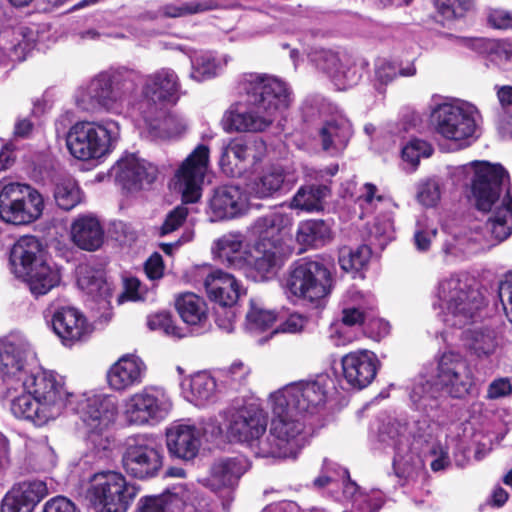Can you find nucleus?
Returning <instances> with one entry per match:
<instances>
[{
	"label": "nucleus",
	"mask_w": 512,
	"mask_h": 512,
	"mask_svg": "<svg viewBox=\"0 0 512 512\" xmlns=\"http://www.w3.org/2000/svg\"><path fill=\"white\" fill-rule=\"evenodd\" d=\"M20 388L23 393L11 401L10 407L16 418L42 426L63 411L75 413L86 428L87 446L96 457L106 456L111 444L107 429L118 410L115 397L68 392L63 377L47 370L31 373Z\"/></svg>",
	"instance_id": "f257e3e1"
},
{
	"label": "nucleus",
	"mask_w": 512,
	"mask_h": 512,
	"mask_svg": "<svg viewBox=\"0 0 512 512\" xmlns=\"http://www.w3.org/2000/svg\"><path fill=\"white\" fill-rule=\"evenodd\" d=\"M332 384L327 375H319L315 379L291 382L271 393L269 435L260 445L257 457H296L302 435L311 425L313 416L325 405Z\"/></svg>",
	"instance_id": "f03ea898"
},
{
	"label": "nucleus",
	"mask_w": 512,
	"mask_h": 512,
	"mask_svg": "<svg viewBox=\"0 0 512 512\" xmlns=\"http://www.w3.org/2000/svg\"><path fill=\"white\" fill-rule=\"evenodd\" d=\"M239 100L223 117L227 132H262L294 102L291 86L265 73L244 74L238 82Z\"/></svg>",
	"instance_id": "7ed1b4c3"
},
{
	"label": "nucleus",
	"mask_w": 512,
	"mask_h": 512,
	"mask_svg": "<svg viewBox=\"0 0 512 512\" xmlns=\"http://www.w3.org/2000/svg\"><path fill=\"white\" fill-rule=\"evenodd\" d=\"M457 176L470 178L469 202L480 212L489 213L484 229L497 242L512 234V194L507 170L500 164L472 161L456 169Z\"/></svg>",
	"instance_id": "20e7f679"
},
{
	"label": "nucleus",
	"mask_w": 512,
	"mask_h": 512,
	"mask_svg": "<svg viewBox=\"0 0 512 512\" xmlns=\"http://www.w3.org/2000/svg\"><path fill=\"white\" fill-rule=\"evenodd\" d=\"M474 388L475 376L470 362L459 351L448 349L437 357L436 369L419 373L411 380L407 391L411 407L433 420L447 396L462 399Z\"/></svg>",
	"instance_id": "39448f33"
},
{
	"label": "nucleus",
	"mask_w": 512,
	"mask_h": 512,
	"mask_svg": "<svg viewBox=\"0 0 512 512\" xmlns=\"http://www.w3.org/2000/svg\"><path fill=\"white\" fill-rule=\"evenodd\" d=\"M139 80L138 70L110 66L76 88L74 104L81 112L121 114L127 107L133 109V95Z\"/></svg>",
	"instance_id": "423d86ee"
},
{
	"label": "nucleus",
	"mask_w": 512,
	"mask_h": 512,
	"mask_svg": "<svg viewBox=\"0 0 512 512\" xmlns=\"http://www.w3.org/2000/svg\"><path fill=\"white\" fill-rule=\"evenodd\" d=\"M437 297L441 319L446 326L461 329L483 317L484 296L472 286L467 275L452 274L441 280Z\"/></svg>",
	"instance_id": "0eeeda50"
},
{
	"label": "nucleus",
	"mask_w": 512,
	"mask_h": 512,
	"mask_svg": "<svg viewBox=\"0 0 512 512\" xmlns=\"http://www.w3.org/2000/svg\"><path fill=\"white\" fill-rule=\"evenodd\" d=\"M312 488L335 502H351V512H379L386 502V495L381 490L362 491L350 478L348 469L328 459L323 460Z\"/></svg>",
	"instance_id": "6e6552de"
},
{
	"label": "nucleus",
	"mask_w": 512,
	"mask_h": 512,
	"mask_svg": "<svg viewBox=\"0 0 512 512\" xmlns=\"http://www.w3.org/2000/svg\"><path fill=\"white\" fill-rule=\"evenodd\" d=\"M376 448L394 451L393 469L401 486L414 484L424 477V461L410 449L406 422L391 416L380 418Z\"/></svg>",
	"instance_id": "1a4fd4ad"
},
{
	"label": "nucleus",
	"mask_w": 512,
	"mask_h": 512,
	"mask_svg": "<svg viewBox=\"0 0 512 512\" xmlns=\"http://www.w3.org/2000/svg\"><path fill=\"white\" fill-rule=\"evenodd\" d=\"M302 51L314 68L329 78L339 90L356 86L369 70V61L366 58L346 49L310 44L304 46Z\"/></svg>",
	"instance_id": "9d476101"
},
{
	"label": "nucleus",
	"mask_w": 512,
	"mask_h": 512,
	"mask_svg": "<svg viewBox=\"0 0 512 512\" xmlns=\"http://www.w3.org/2000/svg\"><path fill=\"white\" fill-rule=\"evenodd\" d=\"M429 109V121L436 134L451 141L475 137L480 115L473 104L459 99L433 96Z\"/></svg>",
	"instance_id": "9b49d317"
},
{
	"label": "nucleus",
	"mask_w": 512,
	"mask_h": 512,
	"mask_svg": "<svg viewBox=\"0 0 512 512\" xmlns=\"http://www.w3.org/2000/svg\"><path fill=\"white\" fill-rule=\"evenodd\" d=\"M181 95L180 79L172 68L163 67L146 75L140 72L138 88L133 95V109L142 117L151 118L175 105Z\"/></svg>",
	"instance_id": "f8f14e48"
},
{
	"label": "nucleus",
	"mask_w": 512,
	"mask_h": 512,
	"mask_svg": "<svg viewBox=\"0 0 512 512\" xmlns=\"http://www.w3.org/2000/svg\"><path fill=\"white\" fill-rule=\"evenodd\" d=\"M119 134V124L112 119L78 121L68 129L66 146L78 160L99 159L112 151Z\"/></svg>",
	"instance_id": "ddd939ff"
},
{
	"label": "nucleus",
	"mask_w": 512,
	"mask_h": 512,
	"mask_svg": "<svg viewBox=\"0 0 512 512\" xmlns=\"http://www.w3.org/2000/svg\"><path fill=\"white\" fill-rule=\"evenodd\" d=\"M334 278L322 259L301 258L289 268L284 289L289 297L318 305L330 295Z\"/></svg>",
	"instance_id": "4468645a"
},
{
	"label": "nucleus",
	"mask_w": 512,
	"mask_h": 512,
	"mask_svg": "<svg viewBox=\"0 0 512 512\" xmlns=\"http://www.w3.org/2000/svg\"><path fill=\"white\" fill-rule=\"evenodd\" d=\"M43 195L33 186L0 181V220L13 225H29L43 214Z\"/></svg>",
	"instance_id": "2eb2a0df"
},
{
	"label": "nucleus",
	"mask_w": 512,
	"mask_h": 512,
	"mask_svg": "<svg viewBox=\"0 0 512 512\" xmlns=\"http://www.w3.org/2000/svg\"><path fill=\"white\" fill-rule=\"evenodd\" d=\"M163 464V447L153 436L139 434L126 440L122 466L129 476L139 480L154 478L162 470Z\"/></svg>",
	"instance_id": "dca6fc26"
},
{
	"label": "nucleus",
	"mask_w": 512,
	"mask_h": 512,
	"mask_svg": "<svg viewBox=\"0 0 512 512\" xmlns=\"http://www.w3.org/2000/svg\"><path fill=\"white\" fill-rule=\"evenodd\" d=\"M229 414V436L246 443L257 457L258 449L264 442L261 437L267 428L265 411L255 399L250 398L234 401Z\"/></svg>",
	"instance_id": "f3484780"
},
{
	"label": "nucleus",
	"mask_w": 512,
	"mask_h": 512,
	"mask_svg": "<svg viewBox=\"0 0 512 512\" xmlns=\"http://www.w3.org/2000/svg\"><path fill=\"white\" fill-rule=\"evenodd\" d=\"M136 496V489L115 471L96 474L88 499L95 512H126Z\"/></svg>",
	"instance_id": "a211bd4d"
},
{
	"label": "nucleus",
	"mask_w": 512,
	"mask_h": 512,
	"mask_svg": "<svg viewBox=\"0 0 512 512\" xmlns=\"http://www.w3.org/2000/svg\"><path fill=\"white\" fill-rule=\"evenodd\" d=\"M172 401L165 389L145 387L131 395L125 403V416L130 424L155 425L168 417Z\"/></svg>",
	"instance_id": "6ab92c4d"
},
{
	"label": "nucleus",
	"mask_w": 512,
	"mask_h": 512,
	"mask_svg": "<svg viewBox=\"0 0 512 512\" xmlns=\"http://www.w3.org/2000/svg\"><path fill=\"white\" fill-rule=\"evenodd\" d=\"M67 34H0V69L13 68L33 51L46 52L57 43L66 42Z\"/></svg>",
	"instance_id": "aec40b11"
},
{
	"label": "nucleus",
	"mask_w": 512,
	"mask_h": 512,
	"mask_svg": "<svg viewBox=\"0 0 512 512\" xmlns=\"http://www.w3.org/2000/svg\"><path fill=\"white\" fill-rule=\"evenodd\" d=\"M265 153V142L259 137H238L222 147L219 165L225 175L239 177L260 163Z\"/></svg>",
	"instance_id": "412c9836"
},
{
	"label": "nucleus",
	"mask_w": 512,
	"mask_h": 512,
	"mask_svg": "<svg viewBox=\"0 0 512 512\" xmlns=\"http://www.w3.org/2000/svg\"><path fill=\"white\" fill-rule=\"evenodd\" d=\"M208 156V147L199 145L177 170L173 185L181 193L183 203H196L201 198Z\"/></svg>",
	"instance_id": "4be33fe9"
},
{
	"label": "nucleus",
	"mask_w": 512,
	"mask_h": 512,
	"mask_svg": "<svg viewBox=\"0 0 512 512\" xmlns=\"http://www.w3.org/2000/svg\"><path fill=\"white\" fill-rule=\"evenodd\" d=\"M342 389L366 388L375 379L380 362L376 354L369 350L350 352L342 357Z\"/></svg>",
	"instance_id": "5701e85b"
},
{
	"label": "nucleus",
	"mask_w": 512,
	"mask_h": 512,
	"mask_svg": "<svg viewBox=\"0 0 512 512\" xmlns=\"http://www.w3.org/2000/svg\"><path fill=\"white\" fill-rule=\"evenodd\" d=\"M112 174L123 189L133 192L149 187L157 178L158 168L136 154H126L112 167Z\"/></svg>",
	"instance_id": "b1692460"
},
{
	"label": "nucleus",
	"mask_w": 512,
	"mask_h": 512,
	"mask_svg": "<svg viewBox=\"0 0 512 512\" xmlns=\"http://www.w3.org/2000/svg\"><path fill=\"white\" fill-rule=\"evenodd\" d=\"M248 207L246 191L238 185H222L213 189L206 213L211 222L230 220L245 213Z\"/></svg>",
	"instance_id": "393cba45"
},
{
	"label": "nucleus",
	"mask_w": 512,
	"mask_h": 512,
	"mask_svg": "<svg viewBox=\"0 0 512 512\" xmlns=\"http://www.w3.org/2000/svg\"><path fill=\"white\" fill-rule=\"evenodd\" d=\"M461 341L465 351L477 365L493 364L499 358L503 345L500 333L488 326L464 330Z\"/></svg>",
	"instance_id": "a878e982"
},
{
	"label": "nucleus",
	"mask_w": 512,
	"mask_h": 512,
	"mask_svg": "<svg viewBox=\"0 0 512 512\" xmlns=\"http://www.w3.org/2000/svg\"><path fill=\"white\" fill-rule=\"evenodd\" d=\"M51 313V327L64 346L70 347L90 333L84 315L74 307H59Z\"/></svg>",
	"instance_id": "bb28decb"
},
{
	"label": "nucleus",
	"mask_w": 512,
	"mask_h": 512,
	"mask_svg": "<svg viewBox=\"0 0 512 512\" xmlns=\"http://www.w3.org/2000/svg\"><path fill=\"white\" fill-rule=\"evenodd\" d=\"M166 446L170 457L193 460L201 446V431L194 424L175 422L166 430Z\"/></svg>",
	"instance_id": "cd10ccee"
},
{
	"label": "nucleus",
	"mask_w": 512,
	"mask_h": 512,
	"mask_svg": "<svg viewBox=\"0 0 512 512\" xmlns=\"http://www.w3.org/2000/svg\"><path fill=\"white\" fill-rule=\"evenodd\" d=\"M162 49L178 50L190 58L192 71L190 78L198 82L221 74L227 65V56H219L212 51L197 52L192 48L174 42H159Z\"/></svg>",
	"instance_id": "c85d7f7f"
},
{
	"label": "nucleus",
	"mask_w": 512,
	"mask_h": 512,
	"mask_svg": "<svg viewBox=\"0 0 512 512\" xmlns=\"http://www.w3.org/2000/svg\"><path fill=\"white\" fill-rule=\"evenodd\" d=\"M44 261H46L45 251L41 241L36 236L25 235L20 237L10 249L9 263L11 271L19 279Z\"/></svg>",
	"instance_id": "c756f323"
},
{
	"label": "nucleus",
	"mask_w": 512,
	"mask_h": 512,
	"mask_svg": "<svg viewBox=\"0 0 512 512\" xmlns=\"http://www.w3.org/2000/svg\"><path fill=\"white\" fill-rule=\"evenodd\" d=\"M46 494L47 486L42 480L16 483L4 496L1 512H32Z\"/></svg>",
	"instance_id": "7c9ffc66"
},
{
	"label": "nucleus",
	"mask_w": 512,
	"mask_h": 512,
	"mask_svg": "<svg viewBox=\"0 0 512 512\" xmlns=\"http://www.w3.org/2000/svg\"><path fill=\"white\" fill-rule=\"evenodd\" d=\"M292 221L293 218L290 214L274 210L255 219L249 230L255 238L257 247L279 248L282 242V233L292 225Z\"/></svg>",
	"instance_id": "2f4dec72"
},
{
	"label": "nucleus",
	"mask_w": 512,
	"mask_h": 512,
	"mask_svg": "<svg viewBox=\"0 0 512 512\" xmlns=\"http://www.w3.org/2000/svg\"><path fill=\"white\" fill-rule=\"evenodd\" d=\"M449 42L470 49L478 54L486 55L491 62L497 65L512 59V42L508 40H495L486 37H463L455 34H436Z\"/></svg>",
	"instance_id": "473e14b6"
},
{
	"label": "nucleus",
	"mask_w": 512,
	"mask_h": 512,
	"mask_svg": "<svg viewBox=\"0 0 512 512\" xmlns=\"http://www.w3.org/2000/svg\"><path fill=\"white\" fill-rule=\"evenodd\" d=\"M353 133L350 120L344 115H336L323 122L318 131V139L323 151L338 156L347 148Z\"/></svg>",
	"instance_id": "72a5a7b5"
},
{
	"label": "nucleus",
	"mask_w": 512,
	"mask_h": 512,
	"mask_svg": "<svg viewBox=\"0 0 512 512\" xmlns=\"http://www.w3.org/2000/svg\"><path fill=\"white\" fill-rule=\"evenodd\" d=\"M145 372L146 365L138 356L126 354L108 370V384L115 391H126L141 384Z\"/></svg>",
	"instance_id": "f704fd0d"
},
{
	"label": "nucleus",
	"mask_w": 512,
	"mask_h": 512,
	"mask_svg": "<svg viewBox=\"0 0 512 512\" xmlns=\"http://www.w3.org/2000/svg\"><path fill=\"white\" fill-rule=\"evenodd\" d=\"M208 298L220 307L234 306L245 293L237 279L220 269L211 271L204 280Z\"/></svg>",
	"instance_id": "c9c22d12"
},
{
	"label": "nucleus",
	"mask_w": 512,
	"mask_h": 512,
	"mask_svg": "<svg viewBox=\"0 0 512 512\" xmlns=\"http://www.w3.org/2000/svg\"><path fill=\"white\" fill-rule=\"evenodd\" d=\"M296 182L293 173L281 166H272L251 184V192L260 199L273 198L288 192Z\"/></svg>",
	"instance_id": "e433bc0d"
},
{
	"label": "nucleus",
	"mask_w": 512,
	"mask_h": 512,
	"mask_svg": "<svg viewBox=\"0 0 512 512\" xmlns=\"http://www.w3.org/2000/svg\"><path fill=\"white\" fill-rule=\"evenodd\" d=\"M250 466V461L242 454L218 458L210 468L211 481L218 487L233 489Z\"/></svg>",
	"instance_id": "4c0bfd02"
},
{
	"label": "nucleus",
	"mask_w": 512,
	"mask_h": 512,
	"mask_svg": "<svg viewBox=\"0 0 512 512\" xmlns=\"http://www.w3.org/2000/svg\"><path fill=\"white\" fill-rule=\"evenodd\" d=\"M71 238L80 249L96 251L104 242V230L95 215L81 214L72 222Z\"/></svg>",
	"instance_id": "58836bf2"
},
{
	"label": "nucleus",
	"mask_w": 512,
	"mask_h": 512,
	"mask_svg": "<svg viewBox=\"0 0 512 512\" xmlns=\"http://www.w3.org/2000/svg\"><path fill=\"white\" fill-rule=\"evenodd\" d=\"M344 305L342 318L337 321L357 330L368 319V311L373 310L375 299L373 295L352 287L344 296Z\"/></svg>",
	"instance_id": "ea45409f"
},
{
	"label": "nucleus",
	"mask_w": 512,
	"mask_h": 512,
	"mask_svg": "<svg viewBox=\"0 0 512 512\" xmlns=\"http://www.w3.org/2000/svg\"><path fill=\"white\" fill-rule=\"evenodd\" d=\"M244 236L240 232H230L214 242L212 252L219 261L228 267L243 269L248 261L243 250Z\"/></svg>",
	"instance_id": "a19ab883"
},
{
	"label": "nucleus",
	"mask_w": 512,
	"mask_h": 512,
	"mask_svg": "<svg viewBox=\"0 0 512 512\" xmlns=\"http://www.w3.org/2000/svg\"><path fill=\"white\" fill-rule=\"evenodd\" d=\"M161 110L151 118L142 117L147 124V135L151 140H166L180 135L187 126L184 117Z\"/></svg>",
	"instance_id": "79ce46f5"
},
{
	"label": "nucleus",
	"mask_w": 512,
	"mask_h": 512,
	"mask_svg": "<svg viewBox=\"0 0 512 512\" xmlns=\"http://www.w3.org/2000/svg\"><path fill=\"white\" fill-rule=\"evenodd\" d=\"M296 242L302 247V251L308 248H320L328 244L332 239V230L328 222L311 219L301 221L296 231Z\"/></svg>",
	"instance_id": "37998d69"
},
{
	"label": "nucleus",
	"mask_w": 512,
	"mask_h": 512,
	"mask_svg": "<svg viewBox=\"0 0 512 512\" xmlns=\"http://www.w3.org/2000/svg\"><path fill=\"white\" fill-rule=\"evenodd\" d=\"M176 309L185 324L192 329L189 333H201L199 328L207 321L205 301L194 293H185L176 300Z\"/></svg>",
	"instance_id": "c03bdc74"
},
{
	"label": "nucleus",
	"mask_w": 512,
	"mask_h": 512,
	"mask_svg": "<svg viewBox=\"0 0 512 512\" xmlns=\"http://www.w3.org/2000/svg\"><path fill=\"white\" fill-rule=\"evenodd\" d=\"M25 464L32 472H49L57 464V455L46 437L30 440L26 444Z\"/></svg>",
	"instance_id": "a18cd8bd"
},
{
	"label": "nucleus",
	"mask_w": 512,
	"mask_h": 512,
	"mask_svg": "<svg viewBox=\"0 0 512 512\" xmlns=\"http://www.w3.org/2000/svg\"><path fill=\"white\" fill-rule=\"evenodd\" d=\"M255 256H248L246 266H251L253 269V278L255 281H264L277 273L281 266V257L278 247L262 246L257 247L255 244Z\"/></svg>",
	"instance_id": "49530a36"
},
{
	"label": "nucleus",
	"mask_w": 512,
	"mask_h": 512,
	"mask_svg": "<svg viewBox=\"0 0 512 512\" xmlns=\"http://www.w3.org/2000/svg\"><path fill=\"white\" fill-rule=\"evenodd\" d=\"M330 194L326 184L301 186L292 197L289 207L304 212H319L324 209V201Z\"/></svg>",
	"instance_id": "de8ad7c7"
},
{
	"label": "nucleus",
	"mask_w": 512,
	"mask_h": 512,
	"mask_svg": "<svg viewBox=\"0 0 512 512\" xmlns=\"http://www.w3.org/2000/svg\"><path fill=\"white\" fill-rule=\"evenodd\" d=\"M20 279L27 284L31 294L38 298L57 287L60 283L61 275L57 269L48 264L47 261H44Z\"/></svg>",
	"instance_id": "09e8293b"
},
{
	"label": "nucleus",
	"mask_w": 512,
	"mask_h": 512,
	"mask_svg": "<svg viewBox=\"0 0 512 512\" xmlns=\"http://www.w3.org/2000/svg\"><path fill=\"white\" fill-rule=\"evenodd\" d=\"M417 73L414 59L406 62L378 57L374 61V78L379 85L386 86L397 77H413Z\"/></svg>",
	"instance_id": "8fccbe9b"
},
{
	"label": "nucleus",
	"mask_w": 512,
	"mask_h": 512,
	"mask_svg": "<svg viewBox=\"0 0 512 512\" xmlns=\"http://www.w3.org/2000/svg\"><path fill=\"white\" fill-rule=\"evenodd\" d=\"M183 390H189L188 399L197 406H202L210 401L220 386L218 380L211 374L201 371L181 382Z\"/></svg>",
	"instance_id": "3c124183"
},
{
	"label": "nucleus",
	"mask_w": 512,
	"mask_h": 512,
	"mask_svg": "<svg viewBox=\"0 0 512 512\" xmlns=\"http://www.w3.org/2000/svg\"><path fill=\"white\" fill-rule=\"evenodd\" d=\"M434 7L435 21L450 28L473 8V0H434Z\"/></svg>",
	"instance_id": "603ef678"
},
{
	"label": "nucleus",
	"mask_w": 512,
	"mask_h": 512,
	"mask_svg": "<svg viewBox=\"0 0 512 512\" xmlns=\"http://www.w3.org/2000/svg\"><path fill=\"white\" fill-rule=\"evenodd\" d=\"M355 203L361 209V218L377 212L378 209L388 208L392 203L390 197L379 194L378 188L372 183H365L356 196Z\"/></svg>",
	"instance_id": "864d4df0"
},
{
	"label": "nucleus",
	"mask_w": 512,
	"mask_h": 512,
	"mask_svg": "<svg viewBox=\"0 0 512 512\" xmlns=\"http://www.w3.org/2000/svg\"><path fill=\"white\" fill-rule=\"evenodd\" d=\"M301 116L305 123L313 124L317 121H325L326 117L333 114L335 106L320 94L308 95L301 104Z\"/></svg>",
	"instance_id": "5fc2aeb1"
},
{
	"label": "nucleus",
	"mask_w": 512,
	"mask_h": 512,
	"mask_svg": "<svg viewBox=\"0 0 512 512\" xmlns=\"http://www.w3.org/2000/svg\"><path fill=\"white\" fill-rule=\"evenodd\" d=\"M276 320L273 310L266 309L258 299L250 300V307L246 314L245 330L250 333H258L270 328Z\"/></svg>",
	"instance_id": "6e6d98bb"
},
{
	"label": "nucleus",
	"mask_w": 512,
	"mask_h": 512,
	"mask_svg": "<svg viewBox=\"0 0 512 512\" xmlns=\"http://www.w3.org/2000/svg\"><path fill=\"white\" fill-rule=\"evenodd\" d=\"M53 196L57 206L65 211L73 209L81 202V190L70 177L62 178L55 183Z\"/></svg>",
	"instance_id": "4d7b16f0"
},
{
	"label": "nucleus",
	"mask_w": 512,
	"mask_h": 512,
	"mask_svg": "<svg viewBox=\"0 0 512 512\" xmlns=\"http://www.w3.org/2000/svg\"><path fill=\"white\" fill-rule=\"evenodd\" d=\"M371 257V249L367 245L356 248L344 247L339 252V265L346 272H358L367 265Z\"/></svg>",
	"instance_id": "13d9d810"
},
{
	"label": "nucleus",
	"mask_w": 512,
	"mask_h": 512,
	"mask_svg": "<svg viewBox=\"0 0 512 512\" xmlns=\"http://www.w3.org/2000/svg\"><path fill=\"white\" fill-rule=\"evenodd\" d=\"M147 325L151 330L162 331L165 335L181 339L188 335L189 329L177 326L168 312H159L148 317Z\"/></svg>",
	"instance_id": "bf43d9fd"
},
{
	"label": "nucleus",
	"mask_w": 512,
	"mask_h": 512,
	"mask_svg": "<svg viewBox=\"0 0 512 512\" xmlns=\"http://www.w3.org/2000/svg\"><path fill=\"white\" fill-rule=\"evenodd\" d=\"M249 369L242 362H234L219 372L218 381L228 390L237 391L246 385Z\"/></svg>",
	"instance_id": "052dcab7"
},
{
	"label": "nucleus",
	"mask_w": 512,
	"mask_h": 512,
	"mask_svg": "<svg viewBox=\"0 0 512 512\" xmlns=\"http://www.w3.org/2000/svg\"><path fill=\"white\" fill-rule=\"evenodd\" d=\"M433 152L432 146L424 140L412 138L401 150V156L404 162L411 165L412 169H416L420 162V158H428Z\"/></svg>",
	"instance_id": "680f3d73"
},
{
	"label": "nucleus",
	"mask_w": 512,
	"mask_h": 512,
	"mask_svg": "<svg viewBox=\"0 0 512 512\" xmlns=\"http://www.w3.org/2000/svg\"><path fill=\"white\" fill-rule=\"evenodd\" d=\"M212 9L209 1L191 0L168 4L163 7V14L167 17H184L187 15L198 14Z\"/></svg>",
	"instance_id": "e2e57ef3"
},
{
	"label": "nucleus",
	"mask_w": 512,
	"mask_h": 512,
	"mask_svg": "<svg viewBox=\"0 0 512 512\" xmlns=\"http://www.w3.org/2000/svg\"><path fill=\"white\" fill-rule=\"evenodd\" d=\"M77 284L81 290L92 294L101 289L103 285L102 275L88 265H80L77 268Z\"/></svg>",
	"instance_id": "0e129e2a"
},
{
	"label": "nucleus",
	"mask_w": 512,
	"mask_h": 512,
	"mask_svg": "<svg viewBox=\"0 0 512 512\" xmlns=\"http://www.w3.org/2000/svg\"><path fill=\"white\" fill-rule=\"evenodd\" d=\"M441 197L440 184L436 179H428L419 183L417 188V200L423 206L434 207Z\"/></svg>",
	"instance_id": "69168bd1"
},
{
	"label": "nucleus",
	"mask_w": 512,
	"mask_h": 512,
	"mask_svg": "<svg viewBox=\"0 0 512 512\" xmlns=\"http://www.w3.org/2000/svg\"><path fill=\"white\" fill-rule=\"evenodd\" d=\"M175 500H177L176 495L171 493L147 496L140 500L138 512H168L171 504Z\"/></svg>",
	"instance_id": "338daca9"
},
{
	"label": "nucleus",
	"mask_w": 512,
	"mask_h": 512,
	"mask_svg": "<svg viewBox=\"0 0 512 512\" xmlns=\"http://www.w3.org/2000/svg\"><path fill=\"white\" fill-rule=\"evenodd\" d=\"M357 338V330L334 321L329 327V339L334 346H345Z\"/></svg>",
	"instance_id": "774afa93"
}]
</instances>
